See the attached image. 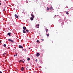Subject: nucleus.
<instances>
[{
  "label": "nucleus",
  "mask_w": 73,
  "mask_h": 73,
  "mask_svg": "<svg viewBox=\"0 0 73 73\" xmlns=\"http://www.w3.org/2000/svg\"><path fill=\"white\" fill-rule=\"evenodd\" d=\"M8 40L9 41H11V42H14V41L12 40L9 39H8Z\"/></svg>",
  "instance_id": "nucleus-1"
},
{
  "label": "nucleus",
  "mask_w": 73,
  "mask_h": 73,
  "mask_svg": "<svg viewBox=\"0 0 73 73\" xmlns=\"http://www.w3.org/2000/svg\"><path fill=\"white\" fill-rule=\"evenodd\" d=\"M19 48H21L22 49H23V46H22L21 45L19 46Z\"/></svg>",
  "instance_id": "nucleus-2"
},
{
  "label": "nucleus",
  "mask_w": 73,
  "mask_h": 73,
  "mask_svg": "<svg viewBox=\"0 0 73 73\" xmlns=\"http://www.w3.org/2000/svg\"><path fill=\"white\" fill-rule=\"evenodd\" d=\"M36 56L37 57H38L40 56V54L39 53H37L36 54Z\"/></svg>",
  "instance_id": "nucleus-3"
},
{
  "label": "nucleus",
  "mask_w": 73,
  "mask_h": 73,
  "mask_svg": "<svg viewBox=\"0 0 73 73\" xmlns=\"http://www.w3.org/2000/svg\"><path fill=\"white\" fill-rule=\"evenodd\" d=\"M23 29H24L23 30L25 31L27 28H26V27H23Z\"/></svg>",
  "instance_id": "nucleus-4"
},
{
  "label": "nucleus",
  "mask_w": 73,
  "mask_h": 73,
  "mask_svg": "<svg viewBox=\"0 0 73 73\" xmlns=\"http://www.w3.org/2000/svg\"><path fill=\"white\" fill-rule=\"evenodd\" d=\"M15 17H16V18H19V16H18L17 15H15Z\"/></svg>",
  "instance_id": "nucleus-5"
},
{
  "label": "nucleus",
  "mask_w": 73,
  "mask_h": 73,
  "mask_svg": "<svg viewBox=\"0 0 73 73\" xmlns=\"http://www.w3.org/2000/svg\"><path fill=\"white\" fill-rule=\"evenodd\" d=\"M11 33H9L7 34V35H8V36H11Z\"/></svg>",
  "instance_id": "nucleus-6"
},
{
  "label": "nucleus",
  "mask_w": 73,
  "mask_h": 73,
  "mask_svg": "<svg viewBox=\"0 0 73 73\" xmlns=\"http://www.w3.org/2000/svg\"><path fill=\"white\" fill-rule=\"evenodd\" d=\"M24 70V67H22L21 69V70L22 71H23V70Z\"/></svg>",
  "instance_id": "nucleus-7"
},
{
  "label": "nucleus",
  "mask_w": 73,
  "mask_h": 73,
  "mask_svg": "<svg viewBox=\"0 0 73 73\" xmlns=\"http://www.w3.org/2000/svg\"><path fill=\"white\" fill-rule=\"evenodd\" d=\"M33 17H31L30 18L31 20H33Z\"/></svg>",
  "instance_id": "nucleus-8"
},
{
  "label": "nucleus",
  "mask_w": 73,
  "mask_h": 73,
  "mask_svg": "<svg viewBox=\"0 0 73 73\" xmlns=\"http://www.w3.org/2000/svg\"><path fill=\"white\" fill-rule=\"evenodd\" d=\"M31 16H32L33 17V18H34L35 16H34V15H33V14H31Z\"/></svg>",
  "instance_id": "nucleus-9"
},
{
  "label": "nucleus",
  "mask_w": 73,
  "mask_h": 73,
  "mask_svg": "<svg viewBox=\"0 0 73 73\" xmlns=\"http://www.w3.org/2000/svg\"><path fill=\"white\" fill-rule=\"evenodd\" d=\"M19 62H23V63H24V61L22 60H21Z\"/></svg>",
  "instance_id": "nucleus-10"
},
{
  "label": "nucleus",
  "mask_w": 73,
  "mask_h": 73,
  "mask_svg": "<svg viewBox=\"0 0 73 73\" xmlns=\"http://www.w3.org/2000/svg\"><path fill=\"white\" fill-rule=\"evenodd\" d=\"M23 32L24 33H26L25 30H23Z\"/></svg>",
  "instance_id": "nucleus-11"
},
{
  "label": "nucleus",
  "mask_w": 73,
  "mask_h": 73,
  "mask_svg": "<svg viewBox=\"0 0 73 73\" xmlns=\"http://www.w3.org/2000/svg\"><path fill=\"white\" fill-rule=\"evenodd\" d=\"M53 9V7H51L50 8V10H51L52 9Z\"/></svg>",
  "instance_id": "nucleus-12"
},
{
  "label": "nucleus",
  "mask_w": 73,
  "mask_h": 73,
  "mask_svg": "<svg viewBox=\"0 0 73 73\" xmlns=\"http://www.w3.org/2000/svg\"><path fill=\"white\" fill-rule=\"evenodd\" d=\"M47 36H49V34H48L46 35Z\"/></svg>",
  "instance_id": "nucleus-13"
},
{
  "label": "nucleus",
  "mask_w": 73,
  "mask_h": 73,
  "mask_svg": "<svg viewBox=\"0 0 73 73\" xmlns=\"http://www.w3.org/2000/svg\"><path fill=\"white\" fill-rule=\"evenodd\" d=\"M48 30H48V29H47L46 30V32H48Z\"/></svg>",
  "instance_id": "nucleus-14"
},
{
  "label": "nucleus",
  "mask_w": 73,
  "mask_h": 73,
  "mask_svg": "<svg viewBox=\"0 0 73 73\" xmlns=\"http://www.w3.org/2000/svg\"><path fill=\"white\" fill-rule=\"evenodd\" d=\"M5 54H6V53H4L3 54V57H4V55H5Z\"/></svg>",
  "instance_id": "nucleus-15"
},
{
  "label": "nucleus",
  "mask_w": 73,
  "mask_h": 73,
  "mask_svg": "<svg viewBox=\"0 0 73 73\" xmlns=\"http://www.w3.org/2000/svg\"><path fill=\"white\" fill-rule=\"evenodd\" d=\"M66 13L67 14V15H68L69 14V13L68 11L66 12Z\"/></svg>",
  "instance_id": "nucleus-16"
},
{
  "label": "nucleus",
  "mask_w": 73,
  "mask_h": 73,
  "mask_svg": "<svg viewBox=\"0 0 73 73\" xmlns=\"http://www.w3.org/2000/svg\"><path fill=\"white\" fill-rule=\"evenodd\" d=\"M26 32H27V33H28V32H29V30H26Z\"/></svg>",
  "instance_id": "nucleus-17"
},
{
  "label": "nucleus",
  "mask_w": 73,
  "mask_h": 73,
  "mask_svg": "<svg viewBox=\"0 0 73 73\" xmlns=\"http://www.w3.org/2000/svg\"><path fill=\"white\" fill-rule=\"evenodd\" d=\"M37 25H38V27L37 28H39V26H40V25L39 24H38Z\"/></svg>",
  "instance_id": "nucleus-18"
},
{
  "label": "nucleus",
  "mask_w": 73,
  "mask_h": 73,
  "mask_svg": "<svg viewBox=\"0 0 73 73\" xmlns=\"http://www.w3.org/2000/svg\"><path fill=\"white\" fill-rule=\"evenodd\" d=\"M27 60L28 61H29L30 60V58H27Z\"/></svg>",
  "instance_id": "nucleus-19"
},
{
  "label": "nucleus",
  "mask_w": 73,
  "mask_h": 73,
  "mask_svg": "<svg viewBox=\"0 0 73 73\" xmlns=\"http://www.w3.org/2000/svg\"><path fill=\"white\" fill-rule=\"evenodd\" d=\"M3 46L4 47H5L6 46V44H4L3 45Z\"/></svg>",
  "instance_id": "nucleus-20"
},
{
  "label": "nucleus",
  "mask_w": 73,
  "mask_h": 73,
  "mask_svg": "<svg viewBox=\"0 0 73 73\" xmlns=\"http://www.w3.org/2000/svg\"><path fill=\"white\" fill-rule=\"evenodd\" d=\"M49 8L47 7V11H49Z\"/></svg>",
  "instance_id": "nucleus-21"
},
{
  "label": "nucleus",
  "mask_w": 73,
  "mask_h": 73,
  "mask_svg": "<svg viewBox=\"0 0 73 73\" xmlns=\"http://www.w3.org/2000/svg\"><path fill=\"white\" fill-rule=\"evenodd\" d=\"M36 42H39V40H37V41H36Z\"/></svg>",
  "instance_id": "nucleus-22"
},
{
  "label": "nucleus",
  "mask_w": 73,
  "mask_h": 73,
  "mask_svg": "<svg viewBox=\"0 0 73 73\" xmlns=\"http://www.w3.org/2000/svg\"><path fill=\"white\" fill-rule=\"evenodd\" d=\"M35 61H36V62H37V59H36L35 60Z\"/></svg>",
  "instance_id": "nucleus-23"
},
{
  "label": "nucleus",
  "mask_w": 73,
  "mask_h": 73,
  "mask_svg": "<svg viewBox=\"0 0 73 73\" xmlns=\"http://www.w3.org/2000/svg\"><path fill=\"white\" fill-rule=\"evenodd\" d=\"M25 52H26V51H27V50H26V49H25Z\"/></svg>",
  "instance_id": "nucleus-24"
},
{
  "label": "nucleus",
  "mask_w": 73,
  "mask_h": 73,
  "mask_svg": "<svg viewBox=\"0 0 73 73\" xmlns=\"http://www.w3.org/2000/svg\"><path fill=\"white\" fill-rule=\"evenodd\" d=\"M17 53H16V54L15 56H17Z\"/></svg>",
  "instance_id": "nucleus-25"
},
{
  "label": "nucleus",
  "mask_w": 73,
  "mask_h": 73,
  "mask_svg": "<svg viewBox=\"0 0 73 73\" xmlns=\"http://www.w3.org/2000/svg\"><path fill=\"white\" fill-rule=\"evenodd\" d=\"M41 40H42V41H44V39H41Z\"/></svg>",
  "instance_id": "nucleus-26"
},
{
  "label": "nucleus",
  "mask_w": 73,
  "mask_h": 73,
  "mask_svg": "<svg viewBox=\"0 0 73 73\" xmlns=\"http://www.w3.org/2000/svg\"><path fill=\"white\" fill-rule=\"evenodd\" d=\"M5 11V9L4 8L3 11Z\"/></svg>",
  "instance_id": "nucleus-27"
},
{
  "label": "nucleus",
  "mask_w": 73,
  "mask_h": 73,
  "mask_svg": "<svg viewBox=\"0 0 73 73\" xmlns=\"http://www.w3.org/2000/svg\"><path fill=\"white\" fill-rule=\"evenodd\" d=\"M1 40H0V43H1Z\"/></svg>",
  "instance_id": "nucleus-28"
},
{
  "label": "nucleus",
  "mask_w": 73,
  "mask_h": 73,
  "mask_svg": "<svg viewBox=\"0 0 73 73\" xmlns=\"http://www.w3.org/2000/svg\"><path fill=\"white\" fill-rule=\"evenodd\" d=\"M15 56H16V55H14V57H15Z\"/></svg>",
  "instance_id": "nucleus-29"
},
{
  "label": "nucleus",
  "mask_w": 73,
  "mask_h": 73,
  "mask_svg": "<svg viewBox=\"0 0 73 73\" xmlns=\"http://www.w3.org/2000/svg\"><path fill=\"white\" fill-rule=\"evenodd\" d=\"M0 73H2V72H1V71H0Z\"/></svg>",
  "instance_id": "nucleus-30"
},
{
  "label": "nucleus",
  "mask_w": 73,
  "mask_h": 73,
  "mask_svg": "<svg viewBox=\"0 0 73 73\" xmlns=\"http://www.w3.org/2000/svg\"><path fill=\"white\" fill-rule=\"evenodd\" d=\"M38 25H36V27H37Z\"/></svg>",
  "instance_id": "nucleus-31"
},
{
  "label": "nucleus",
  "mask_w": 73,
  "mask_h": 73,
  "mask_svg": "<svg viewBox=\"0 0 73 73\" xmlns=\"http://www.w3.org/2000/svg\"><path fill=\"white\" fill-rule=\"evenodd\" d=\"M25 15V13L24 14Z\"/></svg>",
  "instance_id": "nucleus-32"
},
{
  "label": "nucleus",
  "mask_w": 73,
  "mask_h": 73,
  "mask_svg": "<svg viewBox=\"0 0 73 73\" xmlns=\"http://www.w3.org/2000/svg\"><path fill=\"white\" fill-rule=\"evenodd\" d=\"M1 5V3H0V5Z\"/></svg>",
  "instance_id": "nucleus-33"
},
{
  "label": "nucleus",
  "mask_w": 73,
  "mask_h": 73,
  "mask_svg": "<svg viewBox=\"0 0 73 73\" xmlns=\"http://www.w3.org/2000/svg\"><path fill=\"white\" fill-rule=\"evenodd\" d=\"M5 1H7V0H5Z\"/></svg>",
  "instance_id": "nucleus-34"
},
{
  "label": "nucleus",
  "mask_w": 73,
  "mask_h": 73,
  "mask_svg": "<svg viewBox=\"0 0 73 73\" xmlns=\"http://www.w3.org/2000/svg\"><path fill=\"white\" fill-rule=\"evenodd\" d=\"M29 49H31V48H29Z\"/></svg>",
  "instance_id": "nucleus-35"
},
{
  "label": "nucleus",
  "mask_w": 73,
  "mask_h": 73,
  "mask_svg": "<svg viewBox=\"0 0 73 73\" xmlns=\"http://www.w3.org/2000/svg\"><path fill=\"white\" fill-rule=\"evenodd\" d=\"M72 1H73V0H72Z\"/></svg>",
  "instance_id": "nucleus-36"
},
{
  "label": "nucleus",
  "mask_w": 73,
  "mask_h": 73,
  "mask_svg": "<svg viewBox=\"0 0 73 73\" xmlns=\"http://www.w3.org/2000/svg\"><path fill=\"white\" fill-rule=\"evenodd\" d=\"M24 61H25V60H24Z\"/></svg>",
  "instance_id": "nucleus-37"
},
{
  "label": "nucleus",
  "mask_w": 73,
  "mask_h": 73,
  "mask_svg": "<svg viewBox=\"0 0 73 73\" xmlns=\"http://www.w3.org/2000/svg\"><path fill=\"white\" fill-rule=\"evenodd\" d=\"M24 61H25V60H24Z\"/></svg>",
  "instance_id": "nucleus-38"
}]
</instances>
